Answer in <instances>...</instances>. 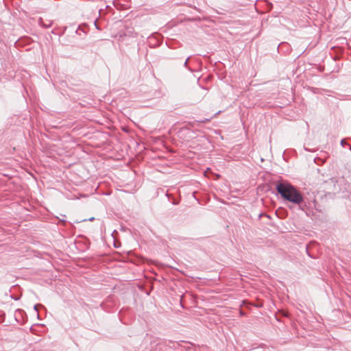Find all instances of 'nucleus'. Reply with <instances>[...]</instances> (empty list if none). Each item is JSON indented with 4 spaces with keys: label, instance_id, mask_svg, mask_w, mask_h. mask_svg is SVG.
Segmentation results:
<instances>
[{
    "label": "nucleus",
    "instance_id": "obj_1",
    "mask_svg": "<svg viewBox=\"0 0 351 351\" xmlns=\"http://www.w3.org/2000/svg\"><path fill=\"white\" fill-rule=\"evenodd\" d=\"M276 191L284 199L294 204L300 206L304 202L302 193L288 182L278 183L276 185Z\"/></svg>",
    "mask_w": 351,
    "mask_h": 351
},
{
    "label": "nucleus",
    "instance_id": "obj_2",
    "mask_svg": "<svg viewBox=\"0 0 351 351\" xmlns=\"http://www.w3.org/2000/svg\"><path fill=\"white\" fill-rule=\"evenodd\" d=\"M126 35L129 36H132V37H136L137 36V33L136 32H133V31H132L131 29H128L127 31H126V33H125Z\"/></svg>",
    "mask_w": 351,
    "mask_h": 351
},
{
    "label": "nucleus",
    "instance_id": "obj_3",
    "mask_svg": "<svg viewBox=\"0 0 351 351\" xmlns=\"http://www.w3.org/2000/svg\"><path fill=\"white\" fill-rule=\"evenodd\" d=\"M341 145L342 146H344L345 145H347V143H346V141H345L344 139H342V140L341 141Z\"/></svg>",
    "mask_w": 351,
    "mask_h": 351
},
{
    "label": "nucleus",
    "instance_id": "obj_4",
    "mask_svg": "<svg viewBox=\"0 0 351 351\" xmlns=\"http://www.w3.org/2000/svg\"><path fill=\"white\" fill-rule=\"evenodd\" d=\"M189 58H189V57H188V58H187V59L186 60V61H185L184 64V66H185V67H186V66H187V64H188V62H189Z\"/></svg>",
    "mask_w": 351,
    "mask_h": 351
},
{
    "label": "nucleus",
    "instance_id": "obj_5",
    "mask_svg": "<svg viewBox=\"0 0 351 351\" xmlns=\"http://www.w3.org/2000/svg\"><path fill=\"white\" fill-rule=\"evenodd\" d=\"M38 305H35V306H34V309H35L36 311H38V308H38Z\"/></svg>",
    "mask_w": 351,
    "mask_h": 351
},
{
    "label": "nucleus",
    "instance_id": "obj_6",
    "mask_svg": "<svg viewBox=\"0 0 351 351\" xmlns=\"http://www.w3.org/2000/svg\"><path fill=\"white\" fill-rule=\"evenodd\" d=\"M209 120H210V119H206L205 121H202L201 122L204 123V122H206V121H208Z\"/></svg>",
    "mask_w": 351,
    "mask_h": 351
},
{
    "label": "nucleus",
    "instance_id": "obj_7",
    "mask_svg": "<svg viewBox=\"0 0 351 351\" xmlns=\"http://www.w3.org/2000/svg\"><path fill=\"white\" fill-rule=\"evenodd\" d=\"M95 25L96 26V27H97V29H99V27L97 26V23H96V22H95Z\"/></svg>",
    "mask_w": 351,
    "mask_h": 351
},
{
    "label": "nucleus",
    "instance_id": "obj_8",
    "mask_svg": "<svg viewBox=\"0 0 351 351\" xmlns=\"http://www.w3.org/2000/svg\"><path fill=\"white\" fill-rule=\"evenodd\" d=\"M349 149L350 150H351V145H349Z\"/></svg>",
    "mask_w": 351,
    "mask_h": 351
}]
</instances>
